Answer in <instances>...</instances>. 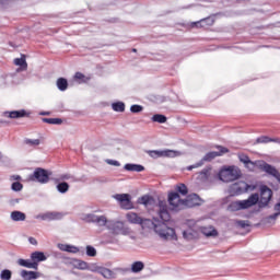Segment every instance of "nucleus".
Listing matches in <instances>:
<instances>
[{
    "label": "nucleus",
    "instance_id": "1",
    "mask_svg": "<svg viewBox=\"0 0 280 280\" xmlns=\"http://www.w3.org/2000/svg\"><path fill=\"white\" fill-rule=\"evenodd\" d=\"M245 167L249 170V172H257V170H260V172H266V174H269V176H272L273 178H276V180H278V183H280L279 170H277V167L266 163L262 160H258L255 162L249 160L245 164Z\"/></svg>",
    "mask_w": 280,
    "mask_h": 280
},
{
    "label": "nucleus",
    "instance_id": "28",
    "mask_svg": "<svg viewBox=\"0 0 280 280\" xmlns=\"http://www.w3.org/2000/svg\"><path fill=\"white\" fill-rule=\"evenodd\" d=\"M127 220L128 222H130L131 224H140L141 222V217H139V214L135 213V212H129L127 213Z\"/></svg>",
    "mask_w": 280,
    "mask_h": 280
},
{
    "label": "nucleus",
    "instance_id": "44",
    "mask_svg": "<svg viewBox=\"0 0 280 280\" xmlns=\"http://www.w3.org/2000/svg\"><path fill=\"white\" fill-rule=\"evenodd\" d=\"M26 145H32V147H36V145H40V140L39 139H27L25 140Z\"/></svg>",
    "mask_w": 280,
    "mask_h": 280
},
{
    "label": "nucleus",
    "instance_id": "42",
    "mask_svg": "<svg viewBox=\"0 0 280 280\" xmlns=\"http://www.w3.org/2000/svg\"><path fill=\"white\" fill-rule=\"evenodd\" d=\"M86 255H88V257H95L97 255V250L95 249V247L88 245L86 246Z\"/></svg>",
    "mask_w": 280,
    "mask_h": 280
},
{
    "label": "nucleus",
    "instance_id": "53",
    "mask_svg": "<svg viewBox=\"0 0 280 280\" xmlns=\"http://www.w3.org/2000/svg\"><path fill=\"white\" fill-rule=\"evenodd\" d=\"M100 268H102V267H91V266H90V269H88V270H90L91 272H100V271H98Z\"/></svg>",
    "mask_w": 280,
    "mask_h": 280
},
{
    "label": "nucleus",
    "instance_id": "7",
    "mask_svg": "<svg viewBox=\"0 0 280 280\" xmlns=\"http://www.w3.org/2000/svg\"><path fill=\"white\" fill-rule=\"evenodd\" d=\"M168 202L172 211H180V209H185V199H180L178 192L168 194Z\"/></svg>",
    "mask_w": 280,
    "mask_h": 280
},
{
    "label": "nucleus",
    "instance_id": "8",
    "mask_svg": "<svg viewBox=\"0 0 280 280\" xmlns=\"http://www.w3.org/2000/svg\"><path fill=\"white\" fill-rule=\"evenodd\" d=\"M49 176H51V173L47 172L44 168H36L32 180H37V183H42L45 185V183H49Z\"/></svg>",
    "mask_w": 280,
    "mask_h": 280
},
{
    "label": "nucleus",
    "instance_id": "20",
    "mask_svg": "<svg viewBox=\"0 0 280 280\" xmlns=\"http://www.w3.org/2000/svg\"><path fill=\"white\" fill-rule=\"evenodd\" d=\"M57 247L63 253H72L73 255L80 253V248L69 244H58Z\"/></svg>",
    "mask_w": 280,
    "mask_h": 280
},
{
    "label": "nucleus",
    "instance_id": "58",
    "mask_svg": "<svg viewBox=\"0 0 280 280\" xmlns=\"http://www.w3.org/2000/svg\"><path fill=\"white\" fill-rule=\"evenodd\" d=\"M1 159H3V154H1V152H0V160H1Z\"/></svg>",
    "mask_w": 280,
    "mask_h": 280
},
{
    "label": "nucleus",
    "instance_id": "13",
    "mask_svg": "<svg viewBox=\"0 0 280 280\" xmlns=\"http://www.w3.org/2000/svg\"><path fill=\"white\" fill-rule=\"evenodd\" d=\"M159 217L163 222H170V212L167 211V202H159Z\"/></svg>",
    "mask_w": 280,
    "mask_h": 280
},
{
    "label": "nucleus",
    "instance_id": "29",
    "mask_svg": "<svg viewBox=\"0 0 280 280\" xmlns=\"http://www.w3.org/2000/svg\"><path fill=\"white\" fill-rule=\"evenodd\" d=\"M14 65L16 67H21L22 71L27 70V61L25 60V56H22L21 58L14 59Z\"/></svg>",
    "mask_w": 280,
    "mask_h": 280
},
{
    "label": "nucleus",
    "instance_id": "16",
    "mask_svg": "<svg viewBox=\"0 0 280 280\" xmlns=\"http://www.w3.org/2000/svg\"><path fill=\"white\" fill-rule=\"evenodd\" d=\"M201 200L200 197H198V195L194 194V195H189L185 200H184V208L188 207H198L200 205Z\"/></svg>",
    "mask_w": 280,
    "mask_h": 280
},
{
    "label": "nucleus",
    "instance_id": "5",
    "mask_svg": "<svg viewBox=\"0 0 280 280\" xmlns=\"http://www.w3.org/2000/svg\"><path fill=\"white\" fill-rule=\"evenodd\" d=\"M108 231L112 235H130V228L126 225L122 221H110L107 224Z\"/></svg>",
    "mask_w": 280,
    "mask_h": 280
},
{
    "label": "nucleus",
    "instance_id": "40",
    "mask_svg": "<svg viewBox=\"0 0 280 280\" xmlns=\"http://www.w3.org/2000/svg\"><path fill=\"white\" fill-rule=\"evenodd\" d=\"M152 121H155L158 124H165V121H167V117L161 114H156L152 117Z\"/></svg>",
    "mask_w": 280,
    "mask_h": 280
},
{
    "label": "nucleus",
    "instance_id": "11",
    "mask_svg": "<svg viewBox=\"0 0 280 280\" xmlns=\"http://www.w3.org/2000/svg\"><path fill=\"white\" fill-rule=\"evenodd\" d=\"M37 218L39 220H44L46 222H52V221H56V220H62L65 218V213L50 211V212L39 214V215H37Z\"/></svg>",
    "mask_w": 280,
    "mask_h": 280
},
{
    "label": "nucleus",
    "instance_id": "24",
    "mask_svg": "<svg viewBox=\"0 0 280 280\" xmlns=\"http://www.w3.org/2000/svg\"><path fill=\"white\" fill-rule=\"evenodd\" d=\"M26 218H27V215H25L24 212H21L19 210L11 212V220L13 222H25Z\"/></svg>",
    "mask_w": 280,
    "mask_h": 280
},
{
    "label": "nucleus",
    "instance_id": "12",
    "mask_svg": "<svg viewBox=\"0 0 280 280\" xmlns=\"http://www.w3.org/2000/svg\"><path fill=\"white\" fill-rule=\"evenodd\" d=\"M90 222H94V224H97V226H107L110 221H108V218L106 215H96V214H90Z\"/></svg>",
    "mask_w": 280,
    "mask_h": 280
},
{
    "label": "nucleus",
    "instance_id": "46",
    "mask_svg": "<svg viewBox=\"0 0 280 280\" xmlns=\"http://www.w3.org/2000/svg\"><path fill=\"white\" fill-rule=\"evenodd\" d=\"M11 189L13 191H21V189H23V184L19 183V182H14L11 186Z\"/></svg>",
    "mask_w": 280,
    "mask_h": 280
},
{
    "label": "nucleus",
    "instance_id": "37",
    "mask_svg": "<svg viewBox=\"0 0 280 280\" xmlns=\"http://www.w3.org/2000/svg\"><path fill=\"white\" fill-rule=\"evenodd\" d=\"M57 190L59 191V194H67V191H69V184L67 182L58 184Z\"/></svg>",
    "mask_w": 280,
    "mask_h": 280
},
{
    "label": "nucleus",
    "instance_id": "33",
    "mask_svg": "<svg viewBox=\"0 0 280 280\" xmlns=\"http://www.w3.org/2000/svg\"><path fill=\"white\" fill-rule=\"evenodd\" d=\"M68 88H69V82L67 81V79L59 78L57 80V89H59V91H67Z\"/></svg>",
    "mask_w": 280,
    "mask_h": 280
},
{
    "label": "nucleus",
    "instance_id": "9",
    "mask_svg": "<svg viewBox=\"0 0 280 280\" xmlns=\"http://www.w3.org/2000/svg\"><path fill=\"white\" fill-rule=\"evenodd\" d=\"M230 189L231 194L240 195L244 194V191H253V189H255V186H250L245 182H238L236 184H233Z\"/></svg>",
    "mask_w": 280,
    "mask_h": 280
},
{
    "label": "nucleus",
    "instance_id": "17",
    "mask_svg": "<svg viewBox=\"0 0 280 280\" xmlns=\"http://www.w3.org/2000/svg\"><path fill=\"white\" fill-rule=\"evenodd\" d=\"M20 276L22 277L23 280H35V279H39L40 272H38V271H27V270L23 269L20 272Z\"/></svg>",
    "mask_w": 280,
    "mask_h": 280
},
{
    "label": "nucleus",
    "instance_id": "48",
    "mask_svg": "<svg viewBox=\"0 0 280 280\" xmlns=\"http://www.w3.org/2000/svg\"><path fill=\"white\" fill-rule=\"evenodd\" d=\"M105 163H107V165H113L114 167H119L121 165L117 160H105Z\"/></svg>",
    "mask_w": 280,
    "mask_h": 280
},
{
    "label": "nucleus",
    "instance_id": "10",
    "mask_svg": "<svg viewBox=\"0 0 280 280\" xmlns=\"http://www.w3.org/2000/svg\"><path fill=\"white\" fill-rule=\"evenodd\" d=\"M272 198V190L267 186H262L260 188V200L259 207H267L268 202H270Z\"/></svg>",
    "mask_w": 280,
    "mask_h": 280
},
{
    "label": "nucleus",
    "instance_id": "22",
    "mask_svg": "<svg viewBox=\"0 0 280 280\" xmlns=\"http://www.w3.org/2000/svg\"><path fill=\"white\" fill-rule=\"evenodd\" d=\"M3 117H9V119H21V117H25V110L4 112Z\"/></svg>",
    "mask_w": 280,
    "mask_h": 280
},
{
    "label": "nucleus",
    "instance_id": "34",
    "mask_svg": "<svg viewBox=\"0 0 280 280\" xmlns=\"http://www.w3.org/2000/svg\"><path fill=\"white\" fill-rule=\"evenodd\" d=\"M74 80L79 83V84H84L86 82H89V80H91V78L82 74V72H77L74 74Z\"/></svg>",
    "mask_w": 280,
    "mask_h": 280
},
{
    "label": "nucleus",
    "instance_id": "47",
    "mask_svg": "<svg viewBox=\"0 0 280 280\" xmlns=\"http://www.w3.org/2000/svg\"><path fill=\"white\" fill-rule=\"evenodd\" d=\"M238 159H240L241 163H243L244 165H246L250 161V158H248V155H246V154H240Z\"/></svg>",
    "mask_w": 280,
    "mask_h": 280
},
{
    "label": "nucleus",
    "instance_id": "26",
    "mask_svg": "<svg viewBox=\"0 0 280 280\" xmlns=\"http://www.w3.org/2000/svg\"><path fill=\"white\" fill-rule=\"evenodd\" d=\"M124 170L127 172H143L145 167L141 164H126Z\"/></svg>",
    "mask_w": 280,
    "mask_h": 280
},
{
    "label": "nucleus",
    "instance_id": "54",
    "mask_svg": "<svg viewBox=\"0 0 280 280\" xmlns=\"http://www.w3.org/2000/svg\"><path fill=\"white\" fill-rule=\"evenodd\" d=\"M196 167H200V164H196V165L188 166L187 170H188V171H191V170H194V168H196Z\"/></svg>",
    "mask_w": 280,
    "mask_h": 280
},
{
    "label": "nucleus",
    "instance_id": "36",
    "mask_svg": "<svg viewBox=\"0 0 280 280\" xmlns=\"http://www.w3.org/2000/svg\"><path fill=\"white\" fill-rule=\"evenodd\" d=\"M215 23V20L213 18H206L200 20L199 24H201V27H211Z\"/></svg>",
    "mask_w": 280,
    "mask_h": 280
},
{
    "label": "nucleus",
    "instance_id": "57",
    "mask_svg": "<svg viewBox=\"0 0 280 280\" xmlns=\"http://www.w3.org/2000/svg\"><path fill=\"white\" fill-rule=\"evenodd\" d=\"M20 178H21V176H19V175L13 176L14 180H19Z\"/></svg>",
    "mask_w": 280,
    "mask_h": 280
},
{
    "label": "nucleus",
    "instance_id": "27",
    "mask_svg": "<svg viewBox=\"0 0 280 280\" xmlns=\"http://www.w3.org/2000/svg\"><path fill=\"white\" fill-rule=\"evenodd\" d=\"M145 268V264L143 261H135L131 264V272L135 275L141 272Z\"/></svg>",
    "mask_w": 280,
    "mask_h": 280
},
{
    "label": "nucleus",
    "instance_id": "4",
    "mask_svg": "<svg viewBox=\"0 0 280 280\" xmlns=\"http://www.w3.org/2000/svg\"><path fill=\"white\" fill-rule=\"evenodd\" d=\"M259 202V195L253 194L248 199L238 200L230 203L229 211H242L243 209H250Z\"/></svg>",
    "mask_w": 280,
    "mask_h": 280
},
{
    "label": "nucleus",
    "instance_id": "49",
    "mask_svg": "<svg viewBox=\"0 0 280 280\" xmlns=\"http://www.w3.org/2000/svg\"><path fill=\"white\" fill-rule=\"evenodd\" d=\"M131 113H141L143 110V107L141 105H132L130 107Z\"/></svg>",
    "mask_w": 280,
    "mask_h": 280
},
{
    "label": "nucleus",
    "instance_id": "21",
    "mask_svg": "<svg viewBox=\"0 0 280 280\" xmlns=\"http://www.w3.org/2000/svg\"><path fill=\"white\" fill-rule=\"evenodd\" d=\"M98 275H102L104 279H117V273H115V271L104 267L100 268Z\"/></svg>",
    "mask_w": 280,
    "mask_h": 280
},
{
    "label": "nucleus",
    "instance_id": "41",
    "mask_svg": "<svg viewBox=\"0 0 280 280\" xmlns=\"http://www.w3.org/2000/svg\"><path fill=\"white\" fill-rule=\"evenodd\" d=\"M0 279H2V280L12 279V271H10L9 269L2 270L1 273H0Z\"/></svg>",
    "mask_w": 280,
    "mask_h": 280
},
{
    "label": "nucleus",
    "instance_id": "43",
    "mask_svg": "<svg viewBox=\"0 0 280 280\" xmlns=\"http://www.w3.org/2000/svg\"><path fill=\"white\" fill-rule=\"evenodd\" d=\"M176 189L182 196H187V186L185 184H179Z\"/></svg>",
    "mask_w": 280,
    "mask_h": 280
},
{
    "label": "nucleus",
    "instance_id": "52",
    "mask_svg": "<svg viewBox=\"0 0 280 280\" xmlns=\"http://www.w3.org/2000/svg\"><path fill=\"white\" fill-rule=\"evenodd\" d=\"M28 242H30V244H33V246H36V244H38V241H36V238H34V237H30Z\"/></svg>",
    "mask_w": 280,
    "mask_h": 280
},
{
    "label": "nucleus",
    "instance_id": "23",
    "mask_svg": "<svg viewBox=\"0 0 280 280\" xmlns=\"http://www.w3.org/2000/svg\"><path fill=\"white\" fill-rule=\"evenodd\" d=\"M226 152H229V150L221 148V151H212L209 152L208 154L205 155L203 161H213V159H215L217 156H222V154H226Z\"/></svg>",
    "mask_w": 280,
    "mask_h": 280
},
{
    "label": "nucleus",
    "instance_id": "51",
    "mask_svg": "<svg viewBox=\"0 0 280 280\" xmlns=\"http://www.w3.org/2000/svg\"><path fill=\"white\" fill-rule=\"evenodd\" d=\"M237 226H241V229H246V226H250V223L248 221H237Z\"/></svg>",
    "mask_w": 280,
    "mask_h": 280
},
{
    "label": "nucleus",
    "instance_id": "45",
    "mask_svg": "<svg viewBox=\"0 0 280 280\" xmlns=\"http://www.w3.org/2000/svg\"><path fill=\"white\" fill-rule=\"evenodd\" d=\"M187 27H188L189 30H194V28L199 30L200 27H205V26H202V24H200V21H197V22H191V23H189V24L187 25Z\"/></svg>",
    "mask_w": 280,
    "mask_h": 280
},
{
    "label": "nucleus",
    "instance_id": "59",
    "mask_svg": "<svg viewBox=\"0 0 280 280\" xmlns=\"http://www.w3.org/2000/svg\"><path fill=\"white\" fill-rule=\"evenodd\" d=\"M208 171H203L202 174H207Z\"/></svg>",
    "mask_w": 280,
    "mask_h": 280
},
{
    "label": "nucleus",
    "instance_id": "35",
    "mask_svg": "<svg viewBox=\"0 0 280 280\" xmlns=\"http://www.w3.org/2000/svg\"><path fill=\"white\" fill-rule=\"evenodd\" d=\"M112 108L116 113H124V110H126V104H124V102H116L112 104Z\"/></svg>",
    "mask_w": 280,
    "mask_h": 280
},
{
    "label": "nucleus",
    "instance_id": "38",
    "mask_svg": "<svg viewBox=\"0 0 280 280\" xmlns=\"http://www.w3.org/2000/svg\"><path fill=\"white\" fill-rule=\"evenodd\" d=\"M273 209H275L276 213H273L272 215H269L267 218L268 222H270V220H276L277 218H279V215H280V201L275 205Z\"/></svg>",
    "mask_w": 280,
    "mask_h": 280
},
{
    "label": "nucleus",
    "instance_id": "50",
    "mask_svg": "<svg viewBox=\"0 0 280 280\" xmlns=\"http://www.w3.org/2000/svg\"><path fill=\"white\" fill-rule=\"evenodd\" d=\"M270 138L268 137H260L257 139V143H270Z\"/></svg>",
    "mask_w": 280,
    "mask_h": 280
},
{
    "label": "nucleus",
    "instance_id": "6",
    "mask_svg": "<svg viewBox=\"0 0 280 280\" xmlns=\"http://www.w3.org/2000/svg\"><path fill=\"white\" fill-rule=\"evenodd\" d=\"M149 156L151 159H176V156H182L183 152L176 150H154L148 151Z\"/></svg>",
    "mask_w": 280,
    "mask_h": 280
},
{
    "label": "nucleus",
    "instance_id": "15",
    "mask_svg": "<svg viewBox=\"0 0 280 280\" xmlns=\"http://www.w3.org/2000/svg\"><path fill=\"white\" fill-rule=\"evenodd\" d=\"M115 198L118 200V202H121L122 209H132V203L130 202V195L119 194L115 195Z\"/></svg>",
    "mask_w": 280,
    "mask_h": 280
},
{
    "label": "nucleus",
    "instance_id": "2",
    "mask_svg": "<svg viewBox=\"0 0 280 280\" xmlns=\"http://www.w3.org/2000/svg\"><path fill=\"white\" fill-rule=\"evenodd\" d=\"M154 232L160 237V240H163V242H178L176 230L167 226L166 222L158 221V223H155Z\"/></svg>",
    "mask_w": 280,
    "mask_h": 280
},
{
    "label": "nucleus",
    "instance_id": "31",
    "mask_svg": "<svg viewBox=\"0 0 280 280\" xmlns=\"http://www.w3.org/2000/svg\"><path fill=\"white\" fill-rule=\"evenodd\" d=\"M140 205H144V207H152L154 205V198L150 196H143L139 199Z\"/></svg>",
    "mask_w": 280,
    "mask_h": 280
},
{
    "label": "nucleus",
    "instance_id": "55",
    "mask_svg": "<svg viewBox=\"0 0 280 280\" xmlns=\"http://www.w3.org/2000/svg\"><path fill=\"white\" fill-rule=\"evenodd\" d=\"M71 178V176L69 175H62L61 176V180H69Z\"/></svg>",
    "mask_w": 280,
    "mask_h": 280
},
{
    "label": "nucleus",
    "instance_id": "32",
    "mask_svg": "<svg viewBox=\"0 0 280 280\" xmlns=\"http://www.w3.org/2000/svg\"><path fill=\"white\" fill-rule=\"evenodd\" d=\"M74 268H77V270H90L91 266L84 260H75Z\"/></svg>",
    "mask_w": 280,
    "mask_h": 280
},
{
    "label": "nucleus",
    "instance_id": "14",
    "mask_svg": "<svg viewBox=\"0 0 280 280\" xmlns=\"http://www.w3.org/2000/svg\"><path fill=\"white\" fill-rule=\"evenodd\" d=\"M199 231L200 233H202V235H205V237H218V235H220L218 230L212 225L201 226L199 228Z\"/></svg>",
    "mask_w": 280,
    "mask_h": 280
},
{
    "label": "nucleus",
    "instance_id": "30",
    "mask_svg": "<svg viewBox=\"0 0 280 280\" xmlns=\"http://www.w3.org/2000/svg\"><path fill=\"white\" fill-rule=\"evenodd\" d=\"M184 240H187L190 242L191 240H196L198 237V233H196L194 230H186L183 232Z\"/></svg>",
    "mask_w": 280,
    "mask_h": 280
},
{
    "label": "nucleus",
    "instance_id": "19",
    "mask_svg": "<svg viewBox=\"0 0 280 280\" xmlns=\"http://www.w3.org/2000/svg\"><path fill=\"white\" fill-rule=\"evenodd\" d=\"M142 229H153L155 230L156 229V224H159V220L156 218L152 220L150 219H141V222H140Z\"/></svg>",
    "mask_w": 280,
    "mask_h": 280
},
{
    "label": "nucleus",
    "instance_id": "3",
    "mask_svg": "<svg viewBox=\"0 0 280 280\" xmlns=\"http://www.w3.org/2000/svg\"><path fill=\"white\" fill-rule=\"evenodd\" d=\"M217 176L222 183H233L242 177V171L237 166H223Z\"/></svg>",
    "mask_w": 280,
    "mask_h": 280
},
{
    "label": "nucleus",
    "instance_id": "39",
    "mask_svg": "<svg viewBox=\"0 0 280 280\" xmlns=\"http://www.w3.org/2000/svg\"><path fill=\"white\" fill-rule=\"evenodd\" d=\"M43 121L55 126H60V124H62V119L60 118H44Z\"/></svg>",
    "mask_w": 280,
    "mask_h": 280
},
{
    "label": "nucleus",
    "instance_id": "56",
    "mask_svg": "<svg viewBox=\"0 0 280 280\" xmlns=\"http://www.w3.org/2000/svg\"><path fill=\"white\" fill-rule=\"evenodd\" d=\"M5 5V1L0 0V8H3Z\"/></svg>",
    "mask_w": 280,
    "mask_h": 280
},
{
    "label": "nucleus",
    "instance_id": "18",
    "mask_svg": "<svg viewBox=\"0 0 280 280\" xmlns=\"http://www.w3.org/2000/svg\"><path fill=\"white\" fill-rule=\"evenodd\" d=\"M19 266H22V268H31L33 270H38V262H34L33 260L30 259H23L20 258L18 259Z\"/></svg>",
    "mask_w": 280,
    "mask_h": 280
},
{
    "label": "nucleus",
    "instance_id": "25",
    "mask_svg": "<svg viewBox=\"0 0 280 280\" xmlns=\"http://www.w3.org/2000/svg\"><path fill=\"white\" fill-rule=\"evenodd\" d=\"M31 259L33 264H38L40 261H47V256H45V253L43 252H35L31 254Z\"/></svg>",
    "mask_w": 280,
    "mask_h": 280
}]
</instances>
